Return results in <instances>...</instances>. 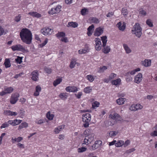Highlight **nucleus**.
<instances>
[{"instance_id":"nucleus-1","label":"nucleus","mask_w":157,"mask_h":157,"mask_svg":"<svg viewBox=\"0 0 157 157\" xmlns=\"http://www.w3.org/2000/svg\"><path fill=\"white\" fill-rule=\"evenodd\" d=\"M20 36L21 40L27 44L31 43L32 35L31 32L27 29H23L20 33Z\"/></svg>"},{"instance_id":"nucleus-2","label":"nucleus","mask_w":157,"mask_h":157,"mask_svg":"<svg viewBox=\"0 0 157 157\" xmlns=\"http://www.w3.org/2000/svg\"><path fill=\"white\" fill-rule=\"evenodd\" d=\"M142 29L138 23H136L133 26L131 31L133 34L135 35L136 36L140 38L142 34Z\"/></svg>"},{"instance_id":"nucleus-3","label":"nucleus","mask_w":157,"mask_h":157,"mask_svg":"<svg viewBox=\"0 0 157 157\" xmlns=\"http://www.w3.org/2000/svg\"><path fill=\"white\" fill-rule=\"evenodd\" d=\"M19 97V94L17 93L12 94L11 97L10 102L12 104H15L18 101Z\"/></svg>"},{"instance_id":"nucleus-4","label":"nucleus","mask_w":157,"mask_h":157,"mask_svg":"<svg viewBox=\"0 0 157 157\" xmlns=\"http://www.w3.org/2000/svg\"><path fill=\"white\" fill-rule=\"evenodd\" d=\"M13 51H18L24 52L25 51L24 47L21 44H18L12 46L11 47Z\"/></svg>"},{"instance_id":"nucleus-5","label":"nucleus","mask_w":157,"mask_h":157,"mask_svg":"<svg viewBox=\"0 0 157 157\" xmlns=\"http://www.w3.org/2000/svg\"><path fill=\"white\" fill-rule=\"evenodd\" d=\"M42 33L45 36L51 35L53 32V29L48 28H44L41 30Z\"/></svg>"},{"instance_id":"nucleus-6","label":"nucleus","mask_w":157,"mask_h":157,"mask_svg":"<svg viewBox=\"0 0 157 157\" xmlns=\"http://www.w3.org/2000/svg\"><path fill=\"white\" fill-rule=\"evenodd\" d=\"M94 41L95 42V49L96 50L99 51L101 48V43L100 39L99 38H95Z\"/></svg>"},{"instance_id":"nucleus-7","label":"nucleus","mask_w":157,"mask_h":157,"mask_svg":"<svg viewBox=\"0 0 157 157\" xmlns=\"http://www.w3.org/2000/svg\"><path fill=\"white\" fill-rule=\"evenodd\" d=\"M101 144L102 142L101 141H96L94 144L90 146L89 149L91 151H94L98 148Z\"/></svg>"},{"instance_id":"nucleus-8","label":"nucleus","mask_w":157,"mask_h":157,"mask_svg":"<svg viewBox=\"0 0 157 157\" xmlns=\"http://www.w3.org/2000/svg\"><path fill=\"white\" fill-rule=\"evenodd\" d=\"M143 108V106L140 104L132 105L129 108V109L131 111H136L138 110L141 109Z\"/></svg>"},{"instance_id":"nucleus-9","label":"nucleus","mask_w":157,"mask_h":157,"mask_svg":"<svg viewBox=\"0 0 157 157\" xmlns=\"http://www.w3.org/2000/svg\"><path fill=\"white\" fill-rule=\"evenodd\" d=\"M61 7L60 6L58 5L56 8H52L49 12L50 14H53L59 13L60 11Z\"/></svg>"},{"instance_id":"nucleus-10","label":"nucleus","mask_w":157,"mask_h":157,"mask_svg":"<svg viewBox=\"0 0 157 157\" xmlns=\"http://www.w3.org/2000/svg\"><path fill=\"white\" fill-rule=\"evenodd\" d=\"M39 75L38 71L37 70H35L31 73V79L34 81H37L39 79Z\"/></svg>"},{"instance_id":"nucleus-11","label":"nucleus","mask_w":157,"mask_h":157,"mask_svg":"<svg viewBox=\"0 0 157 157\" xmlns=\"http://www.w3.org/2000/svg\"><path fill=\"white\" fill-rule=\"evenodd\" d=\"M142 75L141 73H139L134 78V82L137 84L139 83L142 81Z\"/></svg>"},{"instance_id":"nucleus-12","label":"nucleus","mask_w":157,"mask_h":157,"mask_svg":"<svg viewBox=\"0 0 157 157\" xmlns=\"http://www.w3.org/2000/svg\"><path fill=\"white\" fill-rule=\"evenodd\" d=\"M109 117L112 119L116 121H119L121 120V117L118 114L114 113L113 114H111L109 115Z\"/></svg>"},{"instance_id":"nucleus-13","label":"nucleus","mask_w":157,"mask_h":157,"mask_svg":"<svg viewBox=\"0 0 157 157\" xmlns=\"http://www.w3.org/2000/svg\"><path fill=\"white\" fill-rule=\"evenodd\" d=\"M103 29L101 27H98L95 29L94 35L98 36L101 35L103 33Z\"/></svg>"},{"instance_id":"nucleus-14","label":"nucleus","mask_w":157,"mask_h":157,"mask_svg":"<svg viewBox=\"0 0 157 157\" xmlns=\"http://www.w3.org/2000/svg\"><path fill=\"white\" fill-rule=\"evenodd\" d=\"M67 92H75L78 91V88L75 86H68L65 89Z\"/></svg>"},{"instance_id":"nucleus-15","label":"nucleus","mask_w":157,"mask_h":157,"mask_svg":"<svg viewBox=\"0 0 157 157\" xmlns=\"http://www.w3.org/2000/svg\"><path fill=\"white\" fill-rule=\"evenodd\" d=\"M151 61L150 59H145L142 61V64L145 67H149L151 65Z\"/></svg>"},{"instance_id":"nucleus-16","label":"nucleus","mask_w":157,"mask_h":157,"mask_svg":"<svg viewBox=\"0 0 157 157\" xmlns=\"http://www.w3.org/2000/svg\"><path fill=\"white\" fill-rule=\"evenodd\" d=\"M90 51V49L87 45H86L85 47L82 49L79 50L78 52L79 54H85L87 52H88Z\"/></svg>"},{"instance_id":"nucleus-17","label":"nucleus","mask_w":157,"mask_h":157,"mask_svg":"<svg viewBox=\"0 0 157 157\" xmlns=\"http://www.w3.org/2000/svg\"><path fill=\"white\" fill-rule=\"evenodd\" d=\"M4 114L5 115L7 116H16L17 113L16 112L11 111L10 110H5L4 111Z\"/></svg>"},{"instance_id":"nucleus-18","label":"nucleus","mask_w":157,"mask_h":157,"mask_svg":"<svg viewBox=\"0 0 157 157\" xmlns=\"http://www.w3.org/2000/svg\"><path fill=\"white\" fill-rule=\"evenodd\" d=\"M82 119V121L83 122V126L85 128H87L89 127V123L90 121V120L86 119L85 118H83Z\"/></svg>"},{"instance_id":"nucleus-19","label":"nucleus","mask_w":157,"mask_h":157,"mask_svg":"<svg viewBox=\"0 0 157 157\" xmlns=\"http://www.w3.org/2000/svg\"><path fill=\"white\" fill-rule=\"evenodd\" d=\"M28 14L33 17L39 18L41 16V14L36 12H32L28 13Z\"/></svg>"},{"instance_id":"nucleus-20","label":"nucleus","mask_w":157,"mask_h":157,"mask_svg":"<svg viewBox=\"0 0 157 157\" xmlns=\"http://www.w3.org/2000/svg\"><path fill=\"white\" fill-rule=\"evenodd\" d=\"M65 127V125H63L60 126H58L55 128L54 132L56 134L59 133Z\"/></svg>"},{"instance_id":"nucleus-21","label":"nucleus","mask_w":157,"mask_h":157,"mask_svg":"<svg viewBox=\"0 0 157 157\" xmlns=\"http://www.w3.org/2000/svg\"><path fill=\"white\" fill-rule=\"evenodd\" d=\"M117 26L120 30L122 31H123L125 28V25L124 24L122 25V24L121 22H119L117 23Z\"/></svg>"},{"instance_id":"nucleus-22","label":"nucleus","mask_w":157,"mask_h":157,"mask_svg":"<svg viewBox=\"0 0 157 157\" xmlns=\"http://www.w3.org/2000/svg\"><path fill=\"white\" fill-rule=\"evenodd\" d=\"M41 88L39 86L37 85L36 86V91L34 93V95L35 96H37L39 94V92L41 90Z\"/></svg>"},{"instance_id":"nucleus-23","label":"nucleus","mask_w":157,"mask_h":157,"mask_svg":"<svg viewBox=\"0 0 157 157\" xmlns=\"http://www.w3.org/2000/svg\"><path fill=\"white\" fill-rule=\"evenodd\" d=\"M4 65L6 68L10 67L11 64L9 59H5Z\"/></svg>"},{"instance_id":"nucleus-24","label":"nucleus","mask_w":157,"mask_h":157,"mask_svg":"<svg viewBox=\"0 0 157 157\" xmlns=\"http://www.w3.org/2000/svg\"><path fill=\"white\" fill-rule=\"evenodd\" d=\"M103 48L102 49V52L105 54L108 53L110 51V48L108 46H103Z\"/></svg>"},{"instance_id":"nucleus-25","label":"nucleus","mask_w":157,"mask_h":157,"mask_svg":"<svg viewBox=\"0 0 157 157\" xmlns=\"http://www.w3.org/2000/svg\"><path fill=\"white\" fill-rule=\"evenodd\" d=\"M123 46L126 53L128 54L131 52L132 50L126 44H124Z\"/></svg>"},{"instance_id":"nucleus-26","label":"nucleus","mask_w":157,"mask_h":157,"mask_svg":"<svg viewBox=\"0 0 157 157\" xmlns=\"http://www.w3.org/2000/svg\"><path fill=\"white\" fill-rule=\"evenodd\" d=\"M78 25V24L76 22H71L68 23L67 25V27H72L73 28H76Z\"/></svg>"},{"instance_id":"nucleus-27","label":"nucleus","mask_w":157,"mask_h":157,"mask_svg":"<svg viewBox=\"0 0 157 157\" xmlns=\"http://www.w3.org/2000/svg\"><path fill=\"white\" fill-rule=\"evenodd\" d=\"M125 100V99L124 98H120L116 100V102L118 104L121 105L124 104Z\"/></svg>"},{"instance_id":"nucleus-28","label":"nucleus","mask_w":157,"mask_h":157,"mask_svg":"<svg viewBox=\"0 0 157 157\" xmlns=\"http://www.w3.org/2000/svg\"><path fill=\"white\" fill-rule=\"evenodd\" d=\"M28 127V124L26 122H23L19 126L18 130L21 129L23 128H26Z\"/></svg>"},{"instance_id":"nucleus-29","label":"nucleus","mask_w":157,"mask_h":157,"mask_svg":"<svg viewBox=\"0 0 157 157\" xmlns=\"http://www.w3.org/2000/svg\"><path fill=\"white\" fill-rule=\"evenodd\" d=\"M101 39L103 43L102 46H106L107 41V36H102L101 37Z\"/></svg>"},{"instance_id":"nucleus-30","label":"nucleus","mask_w":157,"mask_h":157,"mask_svg":"<svg viewBox=\"0 0 157 157\" xmlns=\"http://www.w3.org/2000/svg\"><path fill=\"white\" fill-rule=\"evenodd\" d=\"M4 90L7 94H10L12 93L13 90V89L12 87L5 88Z\"/></svg>"},{"instance_id":"nucleus-31","label":"nucleus","mask_w":157,"mask_h":157,"mask_svg":"<svg viewBox=\"0 0 157 157\" xmlns=\"http://www.w3.org/2000/svg\"><path fill=\"white\" fill-rule=\"evenodd\" d=\"M62 81V79L61 78H58L55 80L53 82V85L54 86H56L57 85L60 83Z\"/></svg>"},{"instance_id":"nucleus-32","label":"nucleus","mask_w":157,"mask_h":157,"mask_svg":"<svg viewBox=\"0 0 157 157\" xmlns=\"http://www.w3.org/2000/svg\"><path fill=\"white\" fill-rule=\"evenodd\" d=\"M91 142L90 141L88 137H87L86 136L85 137V138L84 140V141H83V143L82 144V145L83 144H86L88 145Z\"/></svg>"},{"instance_id":"nucleus-33","label":"nucleus","mask_w":157,"mask_h":157,"mask_svg":"<svg viewBox=\"0 0 157 157\" xmlns=\"http://www.w3.org/2000/svg\"><path fill=\"white\" fill-rule=\"evenodd\" d=\"M140 69L139 68H137L135 70H134L130 72H128L127 73V75H129L130 74L132 75H134L136 72L140 71Z\"/></svg>"},{"instance_id":"nucleus-34","label":"nucleus","mask_w":157,"mask_h":157,"mask_svg":"<svg viewBox=\"0 0 157 157\" xmlns=\"http://www.w3.org/2000/svg\"><path fill=\"white\" fill-rule=\"evenodd\" d=\"M56 36L58 38H60V37H64L65 36V34L63 32H58L56 34Z\"/></svg>"},{"instance_id":"nucleus-35","label":"nucleus","mask_w":157,"mask_h":157,"mask_svg":"<svg viewBox=\"0 0 157 157\" xmlns=\"http://www.w3.org/2000/svg\"><path fill=\"white\" fill-rule=\"evenodd\" d=\"M124 144V141H123L120 140H118L117 142H116L115 144V146L117 147H121Z\"/></svg>"},{"instance_id":"nucleus-36","label":"nucleus","mask_w":157,"mask_h":157,"mask_svg":"<svg viewBox=\"0 0 157 157\" xmlns=\"http://www.w3.org/2000/svg\"><path fill=\"white\" fill-rule=\"evenodd\" d=\"M121 82V80L120 78H118L114 80H113L112 82L113 85L115 86L119 84Z\"/></svg>"},{"instance_id":"nucleus-37","label":"nucleus","mask_w":157,"mask_h":157,"mask_svg":"<svg viewBox=\"0 0 157 157\" xmlns=\"http://www.w3.org/2000/svg\"><path fill=\"white\" fill-rule=\"evenodd\" d=\"M128 11L127 9L125 8H123L122 9L121 13L124 16H126L128 13Z\"/></svg>"},{"instance_id":"nucleus-38","label":"nucleus","mask_w":157,"mask_h":157,"mask_svg":"<svg viewBox=\"0 0 157 157\" xmlns=\"http://www.w3.org/2000/svg\"><path fill=\"white\" fill-rule=\"evenodd\" d=\"M67 93H61L59 95V97L63 100H65L67 97Z\"/></svg>"},{"instance_id":"nucleus-39","label":"nucleus","mask_w":157,"mask_h":157,"mask_svg":"<svg viewBox=\"0 0 157 157\" xmlns=\"http://www.w3.org/2000/svg\"><path fill=\"white\" fill-rule=\"evenodd\" d=\"M86 78L90 82H93L94 79V76L91 75H88L86 76Z\"/></svg>"},{"instance_id":"nucleus-40","label":"nucleus","mask_w":157,"mask_h":157,"mask_svg":"<svg viewBox=\"0 0 157 157\" xmlns=\"http://www.w3.org/2000/svg\"><path fill=\"white\" fill-rule=\"evenodd\" d=\"M84 92L86 93H89L92 90V88L91 87L88 86L85 88L84 89Z\"/></svg>"},{"instance_id":"nucleus-41","label":"nucleus","mask_w":157,"mask_h":157,"mask_svg":"<svg viewBox=\"0 0 157 157\" xmlns=\"http://www.w3.org/2000/svg\"><path fill=\"white\" fill-rule=\"evenodd\" d=\"M85 118L86 119L91 120V115L89 113H86L82 115V118Z\"/></svg>"},{"instance_id":"nucleus-42","label":"nucleus","mask_w":157,"mask_h":157,"mask_svg":"<svg viewBox=\"0 0 157 157\" xmlns=\"http://www.w3.org/2000/svg\"><path fill=\"white\" fill-rule=\"evenodd\" d=\"M118 132L115 131H110L109 133V136L111 137H113L115 136L118 134Z\"/></svg>"},{"instance_id":"nucleus-43","label":"nucleus","mask_w":157,"mask_h":157,"mask_svg":"<svg viewBox=\"0 0 157 157\" xmlns=\"http://www.w3.org/2000/svg\"><path fill=\"white\" fill-rule=\"evenodd\" d=\"M23 57L17 56L15 59L16 62L17 63L21 64L22 62Z\"/></svg>"},{"instance_id":"nucleus-44","label":"nucleus","mask_w":157,"mask_h":157,"mask_svg":"<svg viewBox=\"0 0 157 157\" xmlns=\"http://www.w3.org/2000/svg\"><path fill=\"white\" fill-rule=\"evenodd\" d=\"M87 150V148L84 147H81L78 148V151L79 153L83 152L86 151Z\"/></svg>"},{"instance_id":"nucleus-45","label":"nucleus","mask_w":157,"mask_h":157,"mask_svg":"<svg viewBox=\"0 0 157 157\" xmlns=\"http://www.w3.org/2000/svg\"><path fill=\"white\" fill-rule=\"evenodd\" d=\"M107 67L105 66H103L102 67H100L99 69L98 70V72L100 73H102L104 71L107 69Z\"/></svg>"},{"instance_id":"nucleus-46","label":"nucleus","mask_w":157,"mask_h":157,"mask_svg":"<svg viewBox=\"0 0 157 157\" xmlns=\"http://www.w3.org/2000/svg\"><path fill=\"white\" fill-rule=\"evenodd\" d=\"M76 63V61L75 60H73L71 62L70 67L71 68H72L74 67Z\"/></svg>"},{"instance_id":"nucleus-47","label":"nucleus","mask_w":157,"mask_h":157,"mask_svg":"<svg viewBox=\"0 0 157 157\" xmlns=\"http://www.w3.org/2000/svg\"><path fill=\"white\" fill-rule=\"evenodd\" d=\"M99 103L98 101H95L92 104V106L93 108L95 109L96 107H98L99 105Z\"/></svg>"},{"instance_id":"nucleus-48","label":"nucleus","mask_w":157,"mask_h":157,"mask_svg":"<svg viewBox=\"0 0 157 157\" xmlns=\"http://www.w3.org/2000/svg\"><path fill=\"white\" fill-rule=\"evenodd\" d=\"M94 134L92 133V134L88 135L86 136L87 137H88L89 139L91 142L94 139Z\"/></svg>"},{"instance_id":"nucleus-49","label":"nucleus","mask_w":157,"mask_h":157,"mask_svg":"<svg viewBox=\"0 0 157 157\" xmlns=\"http://www.w3.org/2000/svg\"><path fill=\"white\" fill-rule=\"evenodd\" d=\"M91 22L92 23L98 24L99 22V20L95 17H93L91 19Z\"/></svg>"},{"instance_id":"nucleus-50","label":"nucleus","mask_w":157,"mask_h":157,"mask_svg":"<svg viewBox=\"0 0 157 157\" xmlns=\"http://www.w3.org/2000/svg\"><path fill=\"white\" fill-rule=\"evenodd\" d=\"M53 117V114H50L49 112H48L47 114V118L49 120H52Z\"/></svg>"},{"instance_id":"nucleus-51","label":"nucleus","mask_w":157,"mask_h":157,"mask_svg":"<svg viewBox=\"0 0 157 157\" xmlns=\"http://www.w3.org/2000/svg\"><path fill=\"white\" fill-rule=\"evenodd\" d=\"M48 39L47 38H46L44 41L42 43V44H39V46L40 47L42 48L44 46L48 43Z\"/></svg>"},{"instance_id":"nucleus-52","label":"nucleus","mask_w":157,"mask_h":157,"mask_svg":"<svg viewBox=\"0 0 157 157\" xmlns=\"http://www.w3.org/2000/svg\"><path fill=\"white\" fill-rule=\"evenodd\" d=\"M9 124L7 122H5L2 124L1 126H0V128L2 129L3 128H6L9 127Z\"/></svg>"},{"instance_id":"nucleus-53","label":"nucleus","mask_w":157,"mask_h":157,"mask_svg":"<svg viewBox=\"0 0 157 157\" xmlns=\"http://www.w3.org/2000/svg\"><path fill=\"white\" fill-rule=\"evenodd\" d=\"M135 149L133 148L130 149L128 150H126L125 153V154H128L130 153L135 151Z\"/></svg>"},{"instance_id":"nucleus-54","label":"nucleus","mask_w":157,"mask_h":157,"mask_svg":"<svg viewBox=\"0 0 157 157\" xmlns=\"http://www.w3.org/2000/svg\"><path fill=\"white\" fill-rule=\"evenodd\" d=\"M22 121L20 120L15 119L13 120L14 123V126L20 124Z\"/></svg>"},{"instance_id":"nucleus-55","label":"nucleus","mask_w":157,"mask_h":157,"mask_svg":"<svg viewBox=\"0 0 157 157\" xmlns=\"http://www.w3.org/2000/svg\"><path fill=\"white\" fill-rule=\"evenodd\" d=\"M45 71L48 74H50L52 72V70L49 68L45 67L44 68Z\"/></svg>"},{"instance_id":"nucleus-56","label":"nucleus","mask_w":157,"mask_h":157,"mask_svg":"<svg viewBox=\"0 0 157 157\" xmlns=\"http://www.w3.org/2000/svg\"><path fill=\"white\" fill-rule=\"evenodd\" d=\"M147 24L150 27H152L153 26V25L151 21V20L148 19L146 21Z\"/></svg>"},{"instance_id":"nucleus-57","label":"nucleus","mask_w":157,"mask_h":157,"mask_svg":"<svg viewBox=\"0 0 157 157\" xmlns=\"http://www.w3.org/2000/svg\"><path fill=\"white\" fill-rule=\"evenodd\" d=\"M21 16L20 14L16 16L15 17V21L17 22L21 20Z\"/></svg>"},{"instance_id":"nucleus-58","label":"nucleus","mask_w":157,"mask_h":157,"mask_svg":"<svg viewBox=\"0 0 157 157\" xmlns=\"http://www.w3.org/2000/svg\"><path fill=\"white\" fill-rule=\"evenodd\" d=\"M82 95V92H79L77 94H75V97L78 99H79L81 98V96Z\"/></svg>"},{"instance_id":"nucleus-59","label":"nucleus","mask_w":157,"mask_h":157,"mask_svg":"<svg viewBox=\"0 0 157 157\" xmlns=\"http://www.w3.org/2000/svg\"><path fill=\"white\" fill-rule=\"evenodd\" d=\"M151 136H157V130H155L151 133L150 134Z\"/></svg>"},{"instance_id":"nucleus-60","label":"nucleus","mask_w":157,"mask_h":157,"mask_svg":"<svg viewBox=\"0 0 157 157\" xmlns=\"http://www.w3.org/2000/svg\"><path fill=\"white\" fill-rule=\"evenodd\" d=\"M90 129L89 128H88L84 132V133L85 135H89L90 134H91L90 133L91 132H90Z\"/></svg>"},{"instance_id":"nucleus-61","label":"nucleus","mask_w":157,"mask_h":157,"mask_svg":"<svg viewBox=\"0 0 157 157\" xmlns=\"http://www.w3.org/2000/svg\"><path fill=\"white\" fill-rule=\"evenodd\" d=\"M15 139L16 142L18 143L23 140V138L22 137L19 136L17 138H15Z\"/></svg>"},{"instance_id":"nucleus-62","label":"nucleus","mask_w":157,"mask_h":157,"mask_svg":"<svg viewBox=\"0 0 157 157\" xmlns=\"http://www.w3.org/2000/svg\"><path fill=\"white\" fill-rule=\"evenodd\" d=\"M87 11V9L84 8L82 9L81 11V13L82 15H85L86 12Z\"/></svg>"},{"instance_id":"nucleus-63","label":"nucleus","mask_w":157,"mask_h":157,"mask_svg":"<svg viewBox=\"0 0 157 157\" xmlns=\"http://www.w3.org/2000/svg\"><path fill=\"white\" fill-rule=\"evenodd\" d=\"M140 14L144 16H145L146 15V11L143 10H141L140 11Z\"/></svg>"},{"instance_id":"nucleus-64","label":"nucleus","mask_w":157,"mask_h":157,"mask_svg":"<svg viewBox=\"0 0 157 157\" xmlns=\"http://www.w3.org/2000/svg\"><path fill=\"white\" fill-rule=\"evenodd\" d=\"M116 76V74L114 73H112L109 76V79H112L115 77Z\"/></svg>"}]
</instances>
